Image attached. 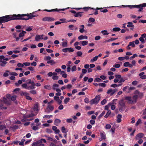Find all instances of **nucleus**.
Instances as JSON below:
<instances>
[{"label": "nucleus", "mask_w": 146, "mask_h": 146, "mask_svg": "<svg viewBox=\"0 0 146 146\" xmlns=\"http://www.w3.org/2000/svg\"><path fill=\"white\" fill-rule=\"evenodd\" d=\"M107 102V100L106 99H104L102 100L101 102V104L102 105H104Z\"/></svg>", "instance_id": "obj_46"}, {"label": "nucleus", "mask_w": 146, "mask_h": 146, "mask_svg": "<svg viewBox=\"0 0 146 146\" xmlns=\"http://www.w3.org/2000/svg\"><path fill=\"white\" fill-rule=\"evenodd\" d=\"M34 109L35 111H39V109H38V104H36L34 105Z\"/></svg>", "instance_id": "obj_31"}, {"label": "nucleus", "mask_w": 146, "mask_h": 146, "mask_svg": "<svg viewBox=\"0 0 146 146\" xmlns=\"http://www.w3.org/2000/svg\"><path fill=\"white\" fill-rule=\"evenodd\" d=\"M62 46L63 47H66L67 46V42H62Z\"/></svg>", "instance_id": "obj_39"}, {"label": "nucleus", "mask_w": 146, "mask_h": 146, "mask_svg": "<svg viewBox=\"0 0 146 146\" xmlns=\"http://www.w3.org/2000/svg\"><path fill=\"white\" fill-rule=\"evenodd\" d=\"M127 26L128 27H133L130 28L131 30H133L134 29V26L132 22H128L127 23Z\"/></svg>", "instance_id": "obj_13"}, {"label": "nucleus", "mask_w": 146, "mask_h": 146, "mask_svg": "<svg viewBox=\"0 0 146 146\" xmlns=\"http://www.w3.org/2000/svg\"><path fill=\"white\" fill-rule=\"evenodd\" d=\"M44 11H46L47 12H54L56 11H58V9L57 8L51 10H47V9H45L44 10Z\"/></svg>", "instance_id": "obj_27"}, {"label": "nucleus", "mask_w": 146, "mask_h": 146, "mask_svg": "<svg viewBox=\"0 0 146 146\" xmlns=\"http://www.w3.org/2000/svg\"><path fill=\"white\" fill-rule=\"evenodd\" d=\"M16 96H11V100L14 101L16 100Z\"/></svg>", "instance_id": "obj_53"}, {"label": "nucleus", "mask_w": 146, "mask_h": 146, "mask_svg": "<svg viewBox=\"0 0 146 146\" xmlns=\"http://www.w3.org/2000/svg\"><path fill=\"white\" fill-rule=\"evenodd\" d=\"M59 77L57 76H53L52 78L54 80H57L58 79Z\"/></svg>", "instance_id": "obj_47"}, {"label": "nucleus", "mask_w": 146, "mask_h": 146, "mask_svg": "<svg viewBox=\"0 0 146 146\" xmlns=\"http://www.w3.org/2000/svg\"><path fill=\"white\" fill-rule=\"evenodd\" d=\"M70 100V99L69 98H66L64 100V103L65 104H67L68 102Z\"/></svg>", "instance_id": "obj_38"}, {"label": "nucleus", "mask_w": 146, "mask_h": 146, "mask_svg": "<svg viewBox=\"0 0 146 146\" xmlns=\"http://www.w3.org/2000/svg\"><path fill=\"white\" fill-rule=\"evenodd\" d=\"M118 90L117 89L115 88L113 90L111 89L108 90L107 92V94H108L110 93V96L113 95L114 93Z\"/></svg>", "instance_id": "obj_6"}, {"label": "nucleus", "mask_w": 146, "mask_h": 146, "mask_svg": "<svg viewBox=\"0 0 146 146\" xmlns=\"http://www.w3.org/2000/svg\"><path fill=\"white\" fill-rule=\"evenodd\" d=\"M80 43H81L82 45L83 46H84L87 45L88 44V41L87 40H84L80 41Z\"/></svg>", "instance_id": "obj_23"}, {"label": "nucleus", "mask_w": 146, "mask_h": 146, "mask_svg": "<svg viewBox=\"0 0 146 146\" xmlns=\"http://www.w3.org/2000/svg\"><path fill=\"white\" fill-rule=\"evenodd\" d=\"M105 111H103L99 115L98 117L99 118H100L101 117H102L105 113Z\"/></svg>", "instance_id": "obj_50"}, {"label": "nucleus", "mask_w": 146, "mask_h": 146, "mask_svg": "<svg viewBox=\"0 0 146 146\" xmlns=\"http://www.w3.org/2000/svg\"><path fill=\"white\" fill-rule=\"evenodd\" d=\"M12 20H27L30 19H32L33 17L38 16V15L35 14V12L32 13L27 14H23L17 15L13 14L11 15Z\"/></svg>", "instance_id": "obj_1"}, {"label": "nucleus", "mask_w": 146, "mask_h": 146, "mask_svg": "<svg viewBox=\"0 0 146 146\" xmlns=\"http://www.w3.org/2000/svg\"><path fill=\"white\" fill-rule=\"evenodd\" d=\"M22 87L24 88L27 89H29V86H27V84H23L22 85Z\"/></svg>", "instance_id": "obj_33"}, {"label": "nucleus", "mask_w": 146, "mask_h": 146, "mask_svg": "<svg viewBox=\"0 0 146 146\" xmlns=\"http://www.w3.org/2000/svg\"><path fill=\"white\" fill-rule=\"evenodd\" d=\"M68 51L70 52H72L74 51V50L72 48H68Z\"/></svg>", "instance_id": "obj_51"}, {"label": "nucleus", "mask_w": 146, "mask_h": 146, "mask_svg": "<svg viewBox=\"0 0 146 146\" xmlns=\"http://www.w3.org/2000/svg\"><path fill=\"white\" fill-rule=\"evenodd\" d=\"M32 129L34 130L35 131L38 130V128L37 126H33L32 127Z\"/></svg>", "instance_id": "obj_61"}, {"label": "nucleus", "mask_w": 146, "mask_h": 146, "mask_svg": "<svg viewBox=\"0 0 146 146\" xmlns=\"http://www.w3.org/2000/svg\"><path fill=\"white\" fill-rule=\"evenodd\" d=\"M11 20H12L11 15L0 17V25H2V23H5Z\"/></svg>", "instance_id": "obj_3"}, {"label": "nucleus", "mask_w": 146, "mask_h": 146, "mask_svg": "<svg viewBox=\"0 0 146 146\" xmlns=\"http://www.w3.org/2000/svg\"><path fill=\"white\" fill-rule=\"evenodd\" d=\"M137 96L135 95L133 96L132 98H131V100L132 102H131V104L135 103L137 102Z\"/></svg>", "instance_id": "obj_12"}, {"label": "nucleus", "mask_w": 146, "mask_h": 146, "mask_svg": "<svg viewBox=\"0 0 146 146\" xmlns=\"http://www.w3.org/2000/svg\"><path fill=\"white\" fill-rule=\"evenodd\" d=\"M76 53L78 56H81L82 54V52L80 51H78Z\"/></svg>", "instance_id": "obj_40"}, {"label": "nucleus", "mask_w": 146, "mask_h": 146, "mask_svg": "<svg viewBox=\"0 0 146 146\" xmlns=\"http://www.w3.org/2000/svg\"><path fill=\"white\" fill-rule=\"evenodd\" d=\"M54 108V107L53 106H52L51 105H48L47 107L45 109V112L47 113H49L53 110Z\"/></svg>", "instance_id": "obj_5"}, {"label": "nucleus", "mask_w": 146, "mask_h": 146, "mask_svg": "<svg viewBox=\"0 0 146 146\" xmlns=\"http://www.w3.org/2000/svg\"><path fill=\"white\" fill-rule=\"evenodd\" d=\"M78 39L79 40H81L82 39H88V37L87 36L85 35L83 36L82 35H80L79 36L78 38Z\"/></svg>", "instance_id": "obj_17"}, {"label": "nucleus", "mask_w": 146, "mask_h": 146, "mask_svg": "<svg viewBox=\"0 0 146 146\" xmlns=\"http://www.w3.org/2000/svg\"><path fill=\"white\" fill-rule=\"evenodd\" d=\"M137 55L136 54H134L131 57L129 58V59L130 60H132L133 58H135L136 57H137Z\"/></svg>", "instance_id": "obj_48"}, {"label": "nucleus", "mask_w": 146, "mask_h": 146, "mask_svg": "<svg viewBox=\"0 0 146 146\" xmlns=\"http://www.w3.org/2000/svg\"><path fill=\"white\" fill-rule=\"evenodd\" d=\"M20 95L21 96H25L26 97L27 95H29V94L27 92H20Z\"/></svg>", "instance_id": "obj_26"}, {"label": "nucleus", "mask_w": 146, "mask_h": 146, "mask_svg": "<svg viewBox=\"0 0 146 146\" xmlns=\"http://www.w3.org/2000/svg\"><path fill=\"white\" fill-rule=\"evenodd\" d=\"M119 104L122 107H124L125 106V103L124 102L123 100H121L119 101Z\"/></svg>", "instance_id": "obj_29"}, {"label": "nucleus", "mask_w": 146, "mask_h": 146, "mask_svg": "<svg viewBox=\"0 0 146 146\" xmlns=\"http://www.w3.org/2000/svg\"><path fill=\"white\" fill-rule=\"evenodd\" d=\"M144 136V134L142 133H139L135 137V139L136 140H139L142 138Z\"/></svg>", "instance_id": "obj_9"}, {"label": "nucleus", "mask_w": 146, "mask_h": 146, "mask_svg": "<svg viewBox=\"0 0 146 146\" xmlns=\"http://www.w3.org/2000/svg\"><path fill=\"white\" fill-rule=\"evenodd\" d=\"M6 127L5 125H0V130H2L6 128Z\"/></svg>", "instance_id": "obj_41"}, {"label": "nucleus", "mask_w": 146, "mask_h": 146, "mask_svg": "<svg viewBox=\"0 0 146 146\" xmlns=\"http://www.w3.org/2000/svg\"><path fill=\"white\" fill-rule=\"evenodd\" d=\"M9 74L10 75L13 76H17L18 75V74L15 72H11Z\"/></svg>", "instance_id": "obj_59"}, {"label": "nucleus", "mask_w": 146, "mask_h": 146, "mask_svg": "<svg viewBox=\"0 0 146 146\" xmlns=\"http://www.w3.org/2000/svg\"><path fill=\"white\" fill-rule=\"evenodd\" d=\"M95 21V19L94 18H90L88 22H90L91 23H92L94 22Z\"/></svg>", "instance_id": "obj_36"}, {"label": "nucleus", "mask_w": 146, "mask_h": 146, "mask_svg": "<svg viewBox=\"0 0 146 146\" xmlns=\"http://www.w3.org/2000/svg\"><path fill=\"white\" fill-rule=\"evenodd\" d=\"M122 6L124 7H128L130 9H133L135 8H138L139 9L138 11H141L143 9V7H145L146 6V3H144L142 4L139 5H122Z\"/></svg>", "instance_id": "obj_2"}, {"label": "nucleus", "mask_w": 146, "mask_h": 146, "mask_svg": "<svg viewBox=\"0 0 146 146\" xmlns=\"http://www.w3.org/2000/svg\"><path fill=\"white\" fill-rule=\"evenodd\" d=\"M61 130L62 132L63 133H66L68 131V130L66 129L64 126L62 127Z\"/></svg>", "instance_id": "obj_21"}, {"label": "nucleus", "mask_w": 146, "mask_h": 146, "mask_svg": "<svg viewBox=\"0 0 146 146\" xmlns=\"http://www.w3.org/2000/svg\"><path fill=\"white\" fill-rule=\"evenodd\" d=\"M111 127V125L109 124H106L105 128L107 129H110Z\"/></svg>", "instance_id": "obj_57"}, {"label": "nucleus", "mask_w": 146, "mask_h": 146, "mask_svg": "<svg viewBox=\"0 0 146 146\" xmlns=\"http://www.w3.org/2000/svg\"><path fill=\"white\" fill-rule=\"evenodd\" d=\"M96 9V10H100V11L103 13H106L108 12V11L107 9H103V8H101L97 7Z\"/></svg>", "instance_id": "obj_20"}, {"label": "nucleus", "mask_w": 146, "mask_h": 146, "mask_svg": "<svg viewBox=\"0 0 146 146\" xmlns=\"http://www.w3.org/2000/svg\"><path fill=\"white\" fill-rule=\"evenodd\" d=\"M99 86H101L103 87H105L106 86V84L104 83H100L98 84Z\"/></svg>", "instance_id": "obj_58"}, {"label": "nucleus", "mask_w": 146, "mask_h": 146, "mask_svg": "<svg viewBox=\"0 0 146 146\" xmlns=\"http://www.w3.org/2000/svg\"><path fill=\"white\" fill-rule=\"evenodd\" d=\"M43 35H36L35 36V40L37 41H38L40 39H43Z\"/></svg>", "instance_id": "obj_8"}, {"label": "nucleus", "mask_w": 146, "mask_h": 146, "mask_svg": "<svg viewBox=\"0 0 146 146\" xmlns=\"http://www.w3.org/2000/svg\"><path fill=\"white\" fill-rule=\"evenodd\" d=\"M136 96H137V98H141L143 96V94L142 93L140 92L139 94L138 95H136Z\"/></svg>", "instance_id": "obj_43"}, {"label": "nucleus", "mask_w": 146, "mask_h": 146, "mask_svg": "<svg viewBox=\"0 0 146 146\" xmlns=\"http://www.w3.org/2000/svg\"><path fill=\"white\" fill-rule=\"evenodd\" d=\"M26 33V32L25 31H22V32L20 33L19 34V37H23L24 36L25 34Z\"/></svg>", "instance_id": "obj_25"}, {"label": "nucleus", "mask_w": 146, "mask_h": 146, "mask_svg": "<svg viewBox=\"0 0 146 146\" xmlns=\"http://www.w3.org/2000/svg\"><path fill=\"white\" fill-rule=\"evenodd\" d=\"M52 115H45L43 116V118H48V119L50 118L51 117H52Z\"/></svg>", "instance_id": "obj_44"}, {"label": "nucleus", "mask_w": 146, "mask_h": 146, "mask_svg": "<svg viewBox=\"0 0 146 146\" xmlns=\"http://www.w3.org/2000/svg\"><path fill=\"white\" fill-rule=\"evenodd\" d=\"M3 101L5 103L8 105H10L11 104V102L10 100H7L6 98L5 97H3Z\"/></svg>", "instance_id": "obj_14"}, {"label": "nucleus", "mask_w": 146, "mask_h": 146, "mask_svg": "<svg viewBox=\"0 0 146 146\" xmlns=\"http://www.w3.org/2000/svg\"><path fill=\"white\" fill-rule=\"evenodd\" d=\"M122 117V115L121 114H118L117 116V123H119L121 121V118Z\"/></svg>", "instance_id": "obj_19"}, {"label": "nucleus", "mask_w": 146, "mask_h": 146, "mask_svg": "<svg viewBox=\"0 0 146 146\" xmlns=\"http://www.w3.org/2000/svg\"><path fill=\"white\" fill-rule=\"evenodd\" d=\"M100 96L98 95L96 96L95 98L91 100L90 101V104L93 105L94 104H97L100 99Z\"/></svg>", "instance_id": "obj_4"}, {"label": "nucleus", "mask_w": 146, "mask_h": 146, "mask_svg": "<svg viewBox=\"0 0 146 146\" xmlns=\"http://www.w3.org/2000/svg\"><path fill=\"white\" fill-rule=\"evenodd\" d=\"M61 122V120L58 119H56L54 121V125L57 126L58 124Z\"/></svg>", "instance_id": "obj_22"}, {"label": "nucleus", "mask_w": 146, "mask_h": 146, "mask_svg": "<svg viewBox=\"0 0 146 146\" xmlns=\"http://www.w3.org/2000/svg\"><path fill=\"white\" fill-rule=\"evenodd\" d=\"M98 56H95V57H94L93 59H92L91 60L90 62H92L94 61H96L98 58Z\"/></svg>", "instance_id": "obj_30"}, {"label": "nucleus", "mask_w": 146, "mask_h": 146, "mask_svg": "<svg viewBox=\"0 0 146 146\" xmlns=\"http://www.w3.org/2000/svg\"><path fill=\"white\" fill-rule=\"evenodd\" d=\"M76 70V66H74L72 68V71H75Z\"/></svg>", "instance_id": "obj_64"}, {"label": "nucleus", "mask_w": 146, "mask_h": 146, "mask_svg": "<svg viewBox=\"0 0 146 146\" xmlns=\"http://www.w3.org/2000/svg\"><path fill=\"white\" fill-rule=\"evenodd\" d=\"M111 111L110 110H108L106 114L104 116L105 118H107L108 117L109 115L110 114Z\"/></svg>", "instance_id": "obj_37"}, {"label": "nucleus", "mask_w": 146, "mask_h": 146, "mask_svg": "<svg viewBox=\"0 0 146 146\" xmlns=\"http://www.w3.org/2000/svg\"><path fill=\"white\" fill-rule=\"evenodd\" d=\"M59 85L56 84H54L52 86V89L53 90H56V91L57 92H61V90L59 88L56 89L55 87H58Z\"/></svg>", "instance_id": "obj_10"}, {"label": "nucleus", "mask_w": 146, "mask_h": 146, "mask_svg": "<svg viewBox=\"0 0 146 146\" xmlns=\"http://www.w3.org/2000/svg\"><path fill=\"white\" fill-rule=\"evenodd\" d=\"M83 13V12H78L77 13H76V14H75L74 15V16L75 17H81L82 15V13Z\"/></svg>", "instance_id": "obj_18"}, {"label": "nucleus", "mask_w": 146, "mask_h": 146, "mask_svg": "<svg viewBox=\"0 0 146 146\" xmlns=\"http://www.w3.org/2000/svg\"><path fill=\"white\" fill-rule=\"evenodd\" d=\"M113 66L115 68H119L120 67V65L119 64H117L113 65Z\"/></svg>", "instance_id": "obj_45"}, {"label": "nucleus", "mask_w": 146, "mask_h": 146, "mask_svg": "<svg viewBox=\"0 0 146 146\" xmlns=\"http://www.w3.org/2000/svg\"><path fill=\"white\" fill-rule=\"evenodd\" d=\"M25 141V139H21V142L19 143V145L21 146L24 145V142Z\"/></svg>", "instance_id": "obj_32"}, {"label": "nucleus", "mask_w": 146, "mask_h": 146, "mask_svg": "<svg viewBox=\"0 0 146 146\" xmlns=\"http://www.w3.org/2000/svg\"><path fill=\"white\" fill-rule=\"evenodd\" d=\"M141 120L140 119H138L137 121L135 123V125L136 126H138L141 122Z\"/></svg>", "instance_id": "obj_49"}, {"label": "nucleus", "mask_w": 146, "mask_h": 146, "mask_svg": "<svg viewBox=\"0 0 146 146\" xmlns=\"http://www.w3.org/2000/svg\"><path fill=\"white\" fill-rule=\"evenodd\" d=\"M25 98L27 100H32V98L29 96V95H27L25 97Z\"/></svg>", "instance_id": "obj_56"}, {"label": "nucleus", "mask_w": 146, "mask_h": 146, "mask_svg": "<svg viewBox=\"0 0 146 146\" xmlns=\"http://www.w3.org/2000/svg\"><path fill=\"white\" fill-rule=\"evenodd\" d=\"M46 132L49 133H51L52 132V130L49 129H46Z\"/></svg>", "instance_id": "obj_60"}, {"label": "nucleus", "mask_w": 146, "mask_h": 146, "mask_svg": "<svg viewBox=\"0 0 146 146\" xmlns=\"http://www.w3.org/2000/svg\"><path fill=\"white\" fill-rule=\"evenodd\" d=\"M44 88L48 90H50L51 89V87L50 86L45 85L44 86Z\"/></svg>", "instance_id": "obj_42"}, {"label": "nucleus", "mask_w": 146, "mask_h": 146, "mask_svg": "<svg viewBox=\"0 0 146 146\" xmlns=\"http://www.w3.org/2000/svg\"><path fill=\"white\" fill-rule=\"evenodd\" d=\"M125 99L128 101L129 103L131 104V102H132L131 100V97L126 96L125 97Z\"/></svg>", "instance_id": "obj_16"}, {"label": "nucleus", "mask_w": 146, "mask_h": 146, "mask_svg": "<svg viewBox=\"0 0 146 146\" xmlns=\"http://www.w3.org/2000/svg\"><path fill=\"white\" fill-rule=\"evenodd\" d=\"M120 29L119 27H115L113 29V30L115 32H119L120 31Z\"/></svg>", "instance_id": "obj_35"}, {"label": "nucleus", "mask_w": 146, "mask_h": 146, "mask_svg": "<svg viewBox=\"0 0 146 146\" xmlns=\"http://www.w3.org/2000/svg\"><path fill=\"white\" fill-rule=\"evenodd\" d=\"M42 21H52L54 20V19L51 17H45L43 18Z\"/></svg>", "instance_id": "obj_7"}, {"label": "nucleus", "mask_w": 146, "mask_h": 146, "mask_svg": "<svg viewBox=\"0 0 146 146\" xmlns=\"http://www.w3.org/2000/svg\"><path fill=\"white\" fill-rule=\"evenodd\" d=\"M135 46L134 41L130 42L128 44V46H131L133 47H134Z\"/></svg>", "instance_id": "obj_34"}, {"label": "nucleus", "mask_w": 146, "mask_h": 146, "mask_svg": "<svg viewBox=\"0 0 146 146\" xmlns=\"http://www.w3.org/2000/svg\"><path fill=\"white\" fill-rule=\"evenodd\" d=\"M139 40L141 41L142 43H144L145 42V41L144 38L140 37L139 38Z\"/></svg>", "instance_id": "obj_62"}, {"label": "nucleus", "mask_w": 146, "mask_h": 146, "mask_svg": "<svg viewBox=\"0 0 146 146\" xmlns=\"http://www.w3.org/2000/svg\"><path fill=\"white\" fill-rule=\"evenodd\" d=\"M52 129L54 131V133L55 134L58 133L60 132L59 130L57 129V128L55 126H53L52 127Z\"/></svg>", "instance_id": "obj_11"}, {"label": "nucleus", "mask_w": 146, "mask_h": 146, "mask_svg": "<svg viewBox=\"0 0 146 146\" xmlns=\"http://www.w3.org/2000/svg\"><path fill=\"white\" fill-rule=\"evenodd\" d=\"M44 136L45 137H46V138H47V140H48L50 141H54L55 140L56 141V139H53L51 137L47 136L46 135H45Z\"/></svg>", "instance_id": "obj_28"}, {"label": "nucleus", "mask_w": 146, "mask_h": 146, "mask_svg": "<svg viewBox=\"0 0 146 146\" xmlns=\"http://www.w3.org/2000/svg\"><path fill=\"white\" fill-rule=\"evenodd\" d=\"M80 27L82 28L81 29H80L79 31L81 33H83L84 32V25H80Z\"/></svg>", "instance_id": "obj_24"}, {"label": "nucleus", "mask_w": 146, "mask_h": 146, "mask_svg": "<svg viewBox=\"0 0 146 146\" xmlns=\"http://www.w3.org/2000/svg\"><path fill=\"white\" fill-rule=\"evenodd\" d=\"M17 66L19 67H23L24 66V64L20 63H19L17 64Z\"/></svg>", "instance_id": "obj_63"}, {"label": "nucleus", "mask_w": 146, "mask_h": 146, "mask_svg": "<svg viewBox=\"0 0 146 146\" xmlns=\"http://www.w3.org/2000/svg\"><path fill=\"white\" fill-rule=\"evenodd\" d=\"M29 92L33 94H36V91L35 90H32L29 91Z\"/></svg>", "instance_id": "obj_54"}, {"label": "nucleus", "mask_w": 146, "mask_h": 146, "mask_svg": "<svg viewBox=\"0 0 146 146\" xmlns=\"http://www.w3.org/2000/svg\"><path fill=\"white\" fill-rule=\"evenodd\" d=\"M101 138L104 139H106V135L105 134H104L103 133H101Z\"/></svg>", "instance_id": "obj_55"}, {"label": "nucleus", "mask_w": 146, "mask_h": 146, "mask_svg": "<svg viewBox=\"0 0 146 146\" xmlns=\"http://www.w3.org/2000/svg\"><path fill=\"white\" fill-rule=\"evenodd\" d=\"M20 90V89L19 88H17L14 89L13 90V92H15V93L17 94L19 91Z\"/></svg>", "instance_id": "obj_52"}, {"label": "nucleus", "mask_w": 146, "mask_h": 146, "mask_svg": "<svg viewBox=\"0 0 146 146\" xmlns=\"http://www.w3.org/2000/svg\"><path fill=\"white\" fill-rule=\"evenodd\" d=\"M47 63L48 64H50L51 65H53L56 64V62L53 60H51L47 61Z\"/></svg>", "instance_id": "obj_15"}]
</instances>
